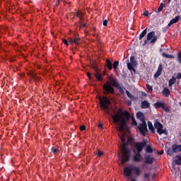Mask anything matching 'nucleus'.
I'll list each match as a JSON object with an SVG mask.
<instances>
[{
	"label": "nucleus",
	"instance_id": "obj_24",
	"mask_svg": "<svg viewBox=\"0 0 181 181\" xmlns=\"http://www.w3.org/2000/svg\"><path fill=\"white\" fill-rule=\"evenodd\" d=\"M146 153H153V149L152 148L151 145H148L146 146Z\"/></svg>",
	"mask_w": 181,
	"mask_h": 181
},
{
	"label": "nucleus",
	"instance_id": "obj_42",
	"mask_svg": "<svg viewBox=\"0 0 181 181\" xmlns=\"http://www.w3.org/2000/svg\"><path fill=\"white\" fill-rule=\"evenodd\" d=\"M51 152H52V153H56V152H57V148L52 147Z\"/></svg>",
	"mask_w": 181,
	"mask_h": 181
},
{
	"label": "nucleus",
	"instance_id": "obj_3",
	"mask_svg": "<svg viewBox=\"0 0 181 181\" xmlns=\"http://www.w3.org/2000/svg\"><path fill=\"white\" fill-rule=\"evenodd\" d=\"M110 80L112 83H110V81H107L106 83H105L103 86V94L105 95H108V94H115V90L114 89V87L116 88L120 86L119 83H118V80L113 78H110Z\"/></svg>",
	"mask_w": 181,
	"mask_h": 181
},
{
	"label": "nucleus",
	"instance_id": "obj_12",
	"mask_svg": "<svg viewBox=\"0 0 181 181\" xmlns=\"http://www.w3.org/2000/svg\"><path fill=\"white\" fill-rule=\"evenodd\" d=\"M153 156L152 155H147L145 157V163L146 165H152L153 163Z\"/></svg>",
	"mask_w": 181,
	"mask_h": 181
},
{
	"label": "nucleus",
	"instance_id": "obj_9",
	"mask_svg": "<svg viewBox=\"0 0 181 181\" xmlns=\"http://www.w3.org/2000/svg\"><path fill=\"white\" fill-rule=\"evenodd\" d=\"M146 145V141L143 140L142 142L138 141L135 144V148L136 150L137 153H141L142 151H144V148H145V146Z\"/></svg>",
	"mask_w": 181,
	"mask_h": 181
},
{
	"label": "nucleus",
	"instance_id": "obj_13",
	"mask_svg": "<svg viewBox=\"0 0 181 181\" xmlns=\"http://www.w3.org/2000/svg\"><path fill=\"white\" fill-rule=\"evenodd\" d=\"M144 158L141 155V153H137L133 156V160L134 162H136V163H138V162H141Z\"/></svg>",
	"mask_w": 181,
	"mask_h": 181
},
{
	"label": "nucleus",
	"instance_id": "obj_50",
	"mask_svg": "<svg viewBox=\"0 0 181 181\" xmlns=\"http://www.w3.org/2000/svg\"><path fill=\"white\" fill-rule=\"evenodd\" d=\"M63 43L66 45V46H69V42H67L66 40H63Z\"/></svg>",
	"mask_w": 181,
	"mask_h": 181
},
{
	"label": "nucleus",
	"instance_id": "obj_29",
	"mask_svg": "<svg viewBox=\"0 0 181 181\" xmlns=\"http://www.w3.org/2000/svg\"><path fill=\"white\" fill-rule=\"evenodd\" d=\"M119 66V62L115 61L114 63H113V69H114V70H117V69H118Z\"/></svg>",
	"mask_w": 181,
	"mask_h": 181
},
{
	"label": "nucleus",
	"instance_id": "obj_44",
	"mask_svg": "<svg viewBox=\"0 0 181 181\" xmlns=\"http://www.w3.org/2000/svg\"><path fill=\"white\" fill-rule=\"evenodd\" d=\"M103 155H104V153H103V151H98V156H103Z\"/></svg>",
	"mask_w": 181,
	"mask_h": 181
},
{
	"label": "nucleus",
	"instance_id": "obj_56",
	"mask_svg": "<svg viewBox=\"0 0 181 181\" xmlns=\"http://www.w3.org/2000/svg\"><path fill=\"white\" fill-rule=\"evenodd\" d=\"M78 23H80V25H83V21H79Z\"/></svg>",
	"mask_w": 181,
	"mask_h": 181
},
{
	"label": "nucleus",
	"instance_id": "obj_21",
	"mask_svg": "<svg viewBox=\"0 0 181 181\" xmlns=\"http://www.w3.org/2000/svg\"><path fill=\"white\" fill-rule=\"evenodd\" d=\"M163 95H165V97H169L170 95V90L168 88H164L163 92Z\"/></svg>",
	"mask_w": 181,
	"mask_h": 181
},
{
	"label": "nucleus",
	"instance_id": "obj_54",
	"mask_svg": "<svg viewBox=\"0 0 181 181\" xmlns=\"http://www.w3.org/2000/svg\"><path fill=\"white\" fill-rule=\"evenodd\" d=\"M159 155H163V151H160V153H158Z\"/></svg>",
	"mask_w": 181,
	"mask_h": 181
},
{
	"label": "nucleus",
	"instance_id": "obj_59",
	"mask_svg": "<svg viewBox=\"0 0 181 181\" xmlns=\"http://www.w3.org/2000/svg\"><path fill=\"white\" fill-rule=\"evenodd\" d=\"M177 84H179V81L177 83Z\"/></svg>",
	"mask_w": 181,
	"mask_h": 181
},
{
	"label": "nucleus",
	"instance_id": "obj_19",
	"mask_svg": "<svg viewBox=\"0 0 181 181\" xmlns=\"http://www.w3.org/2000/svg\"><path fill=\"white\" fill-rule=\"evenodd\" d=\"M176 83V77L172 76V78L168 81V87H172L173 84Z\"/></svg>",
	"mask_w": 181,
	"mask_h": 181
},
{
	"label": "nucleus",
	"instance_id": "obj_20",
	"mask_svg": "<svg viewBox=\"0 0 181 181\" xmlns=\"http://www.w3.org/2000/svg\"><path fill=\"white\" fill-rule=\"evenodd\" d=\"M30 77L33 78V80H35V81H39V80H40V77L36 76V74L33 72L30 73Z\"/></svg>",
	"mask_w": 181,
	"mask_h": 181
},
{
	"label": "nucleus",
	"instance_id": "obj_32",
	"mask_svg": "<svg viewBox=\"0 0 181 181\" xmlns=\"http://www.w3.org/2000/svg\"><path fill=\"white\" fill-rule=\"evenodd\" d=\"M144 177L145 180H149V179H151V175L148 173H144Z\"/></svg>",
	"mask_w": 181,
	"mask_h": 181
},
{
	"label": "nucleus",
	"instance_id": "obj_57",
	"mask_svg": "<svg viewBox=\"0 0 181 181\" xmlns=\"http://www.w3.org/2000/svg\"><path fill=\"white\" fill-rule=\"evenodd\" d=\"M170 1H172V0H168V4H170Z\"/></svg>",
	"mask_w": 181,
	"mask_h": 181
},
{
	"label": "nucleus",
	"instance_id": "obj_40",
	"mask_svg": "<svg viewBox=\"0 0 181 181\" xmlns=\"http://www.w3.org/2000/svg\"><path fill=\"white\" fill-rule=\"evenodd\" d=\"M87 76L88 77L89 80H94V78L91 76V74L90 72H87Z\"/></svg>",
	"mask_w": 181,
	"mask_h": 181
},
{
	"label": "nucleus",
	"instance_id": "obj_4",
	"mask_svg": "<svg viewBox=\"0 0 181 181\" xmlns=\"http://www.w3.org/2000/svg\"><path fill=\"white\" fill-rule=\"evenodd\" d=\"M123 173L126 177H131V181H136V178H132V174L134 173L136 176H139L141 173H142V171H141V168H139V167H136L131 164L124 168Z\"/></svg>",
	"mask_w": 181,
	"mask_h": 181
},
{
	"label": "nucleus",
	"instance_id": "obj_31",
	"mask_svg": "<svg viewBox=\"0 0 181 181\" xmlns=\"http://www.w3.org/2000/svg\"><path fill=\"white\" fill-rule=\"evenodd\" d=\"M76 16L77 18H79L80 21H82L83 19V13L78 11L76 12Z\"/></svg>",
	"mask_w": 181,
	"mask_h": 181
},
{
	"label": "nucleus",
	"instance_id": "obj_7",
	"mask_svg": "<svg viewBox=\"0 0 181 181\" xmlns=\"http://www.w3.org/2000/svg\"><path fill=\"white\" fill-rule=\"evenodd\" d=\"M154 128L157 129V132L158 134L162 135L164 134V135L168 136L169 134L168 132V130H166V128L163 129V124L160 123L159 121H156L154 123Z\"/></svg>",
	"mask_w": 181,
	"mask_h": 181
},
{
	"label": "nucleus",
	"instance_id": "obj_33",
	"mask_svg": "<svg viewBox=\"0 0 181 181\" xmlns=\"http://www.w3.org/2000/svg\"><path fill=\"white\" fill-rule=\"evenodd\" d=\"M177 158H178V159L175 160V165H181V162H180V156H177Z\"/></svg>",
	"mask_w": 181,
	"mask_h": 181
},
{
	"label": "nucleus",
	"instance_id": "obj_26",
	"mask_svg": "<svg viewBox=\"0 0 181 181\" xmlns=\"http://www.w3.org/2000/svg\"><path fill=\"white\" fill-rule=\"evenodd\" d=\"M162 56L163 57H166V59H175V56L172 55V54H168L165 52L162 53Z\"/></svg>",
	"mask_w": 181,
	"mask_h": 181
},
{
	"label": "nucleus",
	"instance_id": "obj_2",
	"mask_svg": "<svg viewBox=\"0 0 181 181\" xmlns=\"http://www.w3.org/2000/svg\"><path fill=\"white\" fill-rule=\"evenodd\" d=\"M121 141L122 142L121 151L122 154V163L124 165L127 163V162H129L131 159V148L128 147L129 145V139L126 141L124 137L121 138Z\"/></svg>",
	"mask_w": 181,
	"mask_h": 181
},
{
	"label": "nucleus",
	"instance_id": "obj_46",
	"mask_svg": "<svg viewBox=\"0 0 181 181\" xmlns=\"http://www.w3.org/2000/svg\"><path fill=\"white\" fill-rule=\"evenodd\" d=\"M69 42L71 45H74V38H69Z\"/></svg>",
	"mask_w": 181,
	"mask_h": 181
},
{
	"label": "nucleus",
	"instance_id": "obj_39",
	"mask_svg": "<svg viewBox=\"0 0 181 181\" xmlns=\"http://www.w3.org/2000/svg\"><path fill=\"white\" fill-rule=\"evenodd\" d=\"M162 69H163L162 64H160L159 66H158L157 71H158L160 73H162Z\"/></svg>",
	"mask_w": 181,
	"mask_h": 181
},
{
	"label": "nucleus",
	"instance_id": "obj_17",
	"mask_svg": "<svg viewBox=\"0 0 181 181\" xmlns=\"http://www.w3.org/2000/svg\"><path fill=\"white\" fill-rule=\"evenodd\" d=\"M149 107H151V104L149 103V102H148V100H143L141 103V108H149Z\"/></svg>",
	"mask_w": 181,
	"mask_h": 181
},
{
	"label": "nucleus",
	"instance_id": "obj_25",
	"mask_svg": "<svg viewBox=\"0 0 181 181\" xmlns=\"http://www.w3.org/2000/svg\"><path fill=\"white\" fill-rule=\"evenodd\" d=\"M106 66L109 70H112V63L110 59H106Z\"/></svg>",
	"mask_w": 181,
	"mask_h": 181
},
{
	"label": "nucleus",
	"instance_id": "obj_10",
	"mask_svg": "<svg viewBox=\"0 0 181 181\" xmlns=\"http://www.w3.org/2000/svg\"><path fill=\"white\" fill-rule=\"evenodd\" d=\"M94 76L95 78H97L98 81H103V80H104L103 76H105V72L103 74L101 71H100V69H95Z\"/></svg>",
	"mask_w": 181,
	"mask_h": 181
},
{
	"label": "nucleus",
	"instance_id": "obj_53",
	"mask_svg": "<svg viewBox=\"0 0 181 181\" xmlns=\"http://www.w3.org/2000/svg\"><path fill=\"white\" fill-rule=\"evenodd\" d=\"M156 174H153V175H152V179H153L154 177H156Z\"/></svg>",
	"mask_w": 181,
	"mask_h": 181
},
{
	"label": "nucleus",
	"instance_id": "obj_15",
	"mask_svg": "<svg viewBox=\"0 0 181 181\" xmlns=\"http://www.w3.org/2000/svg\"><path fill=\"white\" fill-rule=\"evenodd\" d=\"M172 149L173 153H179V152H181V145L173 144Z\"/></svg>",
	"mask_w": 181,
	"mask_h": 181
},
{
	"label": "nucleus",
	"instance_id": "obj_41",
	"mask_svg": "<svg viewBox=\"0 0 181 181\" xmlns=\"http://www.w3.org/2000/svg\"><path fill=\"white\" fill-rule=\"evenodd\" d=\"M175 78L177 80H180L181 79V73H179V72L177 73Z\"/></svg>",
	"mask_w": 181,
	"mask_h": 181
},
{
	"label": "nucleus",
	"instance_id": "obj_58",
	"mask_svg": "<svg viewBox=\"0 0 181 181\" xmlns=\"http://www.w3.org/2000/svg\"><path fill=\"white\" fill-rule=\"evenodd\" d=\"M95 29H96L95 28H93V30H95Z\"/></svg>",
	"mask_w": 181,
	"mask_h": 181
},
{
	"label": "nucleus",
	"instance_id": "obj_1",
	"mask_svg": "<svg viewBox=\"0 0 181 181\" xmlns=\"http://www.w3.org/2000/svg\"><path fill=\"white\" fill-rule=\"evenodd\" d=\"M112 118L115 124L119 122V131L120 132L125 131V128H127V121L132 119V125H134V127L138 125L135 117L131 115V113H129L128 110L123 111L121 108L118 109L117 113L112 116Z\"/></svg>",
	"mask_w": 181,
	"mask_h": 181
},
{
	"label": "nucleus",
	"instance_id": "obj_6",
	"mask_svg": "<svg viewBox=\"0 0 181 181\" xmlns=\"http://www.w3.org/2000/svg\"><path fill=\"white\" fill-rule=\"evenodd\" d=\"M99 103L102 110H104L106 114H110V105H111V100L108 99V97H99Z\"/></svg>",
	"mask_w": 181,
	"mask_h": 181
},
{
	"label": "nucleus",
	"instance_id": "obj_49",
	"mask_svg": "<svg viewBox=\"0 0 181 181\" xmlns=\"http://www.w3.org/2000/svg\"><path fill=\"white\" fill-rule=\"evenodd\" d=\"M108 21L107 20L103 21V26H107Z\"/></svg>",
	"mask_w": 181,
	"mask_h": 181
},
{
	"label": "nucleus",
	"instance_id": "obj_8",
	"mask_svg": "<svg viewBox=\"0 0 181 181\" xmlns=\"http://www.w3.org/2000/svg\"><path fill=\"white\" fill-rule=\"evenodd\" d=\"M137 128L143 136H146V132H148V125L146 124V122H141V123H139Z\"/></svg>",
	"mask_w": 181,
	"mask_h": 181
},
{
	"label": "nucleus",
	"instance_id": "obj_30",
	"mask_svg": "<svg viewBox=\"0 0 181 181\" xmlns=\"http://www.w3.org/2000/svg\"><path fill=\"white\" fill-rule=\"evenodd\" d=\"M126 94L127 95V97L129 98H130V100H134V97L132 94H131V93H129L128 90H126Z\"/></svg>",
	"mask_w": 181,
	"mask_h": 181
},
{
	"label": "nucleus",
	"instance_id": "obj_38",
	"mask_svg": "<svg viewBox=\"0 0 181 181\" xmlns=\"http://www.w3.org/2000/svg\"><path fill=\"white\" fill-rule=\"evenodd\" d=\"M160 74H162V72H159V71H156V74H154V78H158V77H159V76H160Z\"/></svg>",
	"mask_w": 181,
	"mask_h": 181
},
{
	"label": "nucleus",
	"instance_id": "obj_35",
	"mask_svg": "<svg viewBox=\"0 0 181 181\" xmlns=\"http://www.w3.org/2000/svg\"><path fill=\"white\" fill-rule=\"evenodd\" d=\"M146 88L149 93H151V91H153V90L152 88V86H151L149 84L146 85Z\"/></svg>",
	"mask_w": 181,
	"mask_h": 181
},
{
	"label": "nucleus",
	"instance_id": "obj_45",
	"mask_svg": "<svg viewBox=\"0 0 181 181\" xmlns=\"http://www.w3.org/2000/svg\"><path fill=\"white\" fill-rule=\"evenodd\" d=\"M144 16H149V11H145L144 12Z\"/></svg>",
	"mask_w": 181,
	"mask_h": 181
},
{
	"label": "nucleus",
	"instance_id": "obj_52",
	"mask_svg": "<svg viewBox=\"0 0 181 181\" xmlns=\"http://www.w3.org/2000/svg\"><path fill=\"white\" fill-rule=\"evenodd\" d=\"M98 128H103V124H98Z\"/></svg>",
	"mask_w": 181,
	"mask_h": 181
},
{
	"label": "nucleus",
	"instance_id": "obj_34",
	"mask_svg": "<svg viewBox=\"0 0 181 181\" xmlns=\"http://www.w3.org/2000/svg\"><path fill=\"white\" fill-rule=\"evenodd\" d=\"M167 155H170V156H172V155H173V149L168 148L167 151Z\"/></svg>",
	"mask_w": 181,
	"mask_h": 181
},
{
	"label": "nucleus",
	"instance_id": "obj_55",
	"mask_svg": "<svg viewBox=\"0 0 181 181\" xmlns=\"http://www.w3.org/2000/svg\"><path fill=\"white\" fill-rule=\"evenodd\" d=\"M127 104H128V105H131V104H132V103L130 101Z\"/></svg>",
	"mask_w": 181,
	"mask_h": 181
},
{
	"label": "nucleus",
	"instance_id": "obj_37",
	"mask_svg": "<svg viewBox=\"0 0 181 181\" xmlns=\"http://www.w3.org/2000/svg\"><path fill=\"white\" fill-rule=\"evenodd\" d=\"M74 42L75 45H78L80 42V38L79 37H75L74 38Z\"/></svg>",
	"mask_w": 181,
	"mask_h": 181
},
{
	"label": "nucleus",
	"instance_id": "obj_11",
	"mask_svg": "<svg viewBox=\"0 0 181 181\" xmlns=\"http://www.w3.org/2000/svg\"><path fill=\"white\" fill-rule=\"evenodd\" d=\"M180 19V16H177L172 20H170V23L166 26V29H169L170 28L171 25H173L175 23H177L179 22V20Z\"/></svg>",
	"mask_w": 181,
	"mask_h": 181
},
{
	"label": "nucleus",
	"instance_id": "obj_23",
	"mask_svg": "<svg viewBox=\"0 0 181 181\" xmlns=\"http://www.w3.org/2000/svg\"><path fill=\"white\" fill-rule=\"evenodd\" d=\"M148 127L151 134H155V128L153 127V124H152V122H148Z\"/></svg>",
	"mask_w": 181,
	"mask_h": 181
},
{
	"label": "nucleus",
	"instance_id": "obj_43",
	"mask_svg": "<svg viewBox=\"0 0 181 181\" xmlns=\"http://www.w3.org/2000/svg\"><path fill=\"white\" fill-rule=\"evenodd\" d=\"M177 57H178V62H179V63L181 64V53H180V52H179V53L177 54Z\"/></svg>",
	"mask_w": 181,
	"mask_h": 181
},
{
	"label": "nucleus",
	"instance_id": "obj_36",
	"mask_svg": "<svg viewBox=\"0 0 181 181\" xmlns=\"http://www.w3.org/2000/svg\"><path fill=\"white\" fill-rule=\"evenodd\" d=\"M117 88L119 90V92L120 93V94L124 95V89L122 88V87H121V86H119Z\"/></svg>",
	"mask_w": 181,
	"mask_h": 181
},
{
	"label": "nucleus",
	"instance_id": "obj_47",
	"mask_svg": "<svg viewBox=\"0 0 181 181\" xmlns=\"http://www.w3.org/2000/svg\"><path fill=\"white\" fill-rule=\"evenodd\" d=\"M80 129H81V131H86V126L85 125L81 126Z\"/></svg>",
	"mask_w": 181,
	"mask_h": 181
},
{
	"label": "nucleus",
	"instance_id": "obj_27",
	"mask_svg": "<svg viewBox=\"0 0 181 181\" xmlns=\"http://www.w3.org/2000/svg\"><path fill=\"white\" fill-rule=\"evenodd\" d=\"M135 67H136V66H131L130 64H127V69H128V70H129L130 71H132H132H134V73H136V69H135Z\"/></svg>",
	"mask_w": 181,
	"mask_h": 181
},
{
	"label": "nucleus",
	"instance_id": "obj_51",
	"mask_svg": "<svg viewBox=\"0 0 181 181\" xmlns=\"http://www.w3.org/2000/svg\"><path fill=\"white\" fill-rule=\"evenodd\" d=\"M79 28H87V24L86 23H83V24H81Z\"/></svg>",
	"mask_w": 181,
	"mask_h": 181
},
{
	"label": "nucleus",
	"instance_id": "obj_16",
	"mask_svg": "<svg viewBox=\"0 0 181 181\" xmlns=\"http://www.w3.org/2000/svg\"><path fill=\"white\" fill-rule=\"evenodd\" d=\"M136 115L137 119H139L141 122H145V115L142 112H137Z\"/></svg>",
	"mask_w": 181,
	"mask_h": 181
},
{
	"label": "nucleus",
	"instance_id": "obj_18",
	"mask_svg": "<svg viewBox=\"0 0 181 181\" xmlns=\"http://www.w3.org/2000/svg\"><path fill=\"white\" fill-rule=\"evenodd\" d=\"M165 105V103L163 102H160L158 101L156 103L153 104V107H155V108L158 109V108H163V106Z\"/></svg>",
	"mask_w": 181,
	"mask_h": 181
},
{
	"label": "nucleus",
	"instance_id": "obj_22",
	"mask_svg": "<svg viewBox=\"0 0 181 181\" xmlns=\"http://www.w3.org/2000/svg\"><path fill=\"white\" fill-rule=\"evenodd\" d=\"M146 30H148L147 28L141 33V34L139 36V40H142V39L145 37V35H146Z\"/></svg>",
	"mask_w": 181,
	"mask_h": 181
},
{
	"label": "nucleus",
	"instance_id": "obj_48",
	"mask_svg": "<svg viewBox=\"0 0 181 181\" xmlns=\"http://www.w3.org/2000/svg\"><path fill=\"white\" fill-rule=\"evenodd\" d=\"M163 110H164V111H165V112H168V111H169V109L168 107H166L165 106V105H163Z\"/></svg>",
	"mask_w": 181,
	"mask_h": 181
},
{
	"label": "nucleus",
	"instance_id": "obj_28",
	"mask_svg": "<svg viewBox=\"0 0 181 181\" xmlns=\"http://www.w3.org/2000/svg\"><path fill=\"white\" fill-rule=\"evenodd\" d=\"M163 5H165L163 3H161L159 6V7L158 8L157 11H156L157 13H158L159 12H162V11H163Z\"/></svg>",
	"mask_w": 181,
	"mask_h": 181
},
{
	"label": "nucleus",
	"instance_id": "obj_14",
	"mask_svg": "<svg viewBox=\"0 0 181 181\" xmlns=\"http://www.w3.org/2000/svg\"><path fill=\"white\" fill-rule=\"evenodd\" d=\"M127 64H131L132 66H138V62L135 60V57L131 56L130 62H129V60H127Z\"/></svg>",
	"mask_w": 181,
	"mask_h": 181
},
{
	"label": "nucleus",
	"instance_id": "obj_5",
	"mask_svg": "<svg viewBox=\"0 0 181 181\" xmlns=\"http://www.w3.org/2000/svg\"><path fill=\"white\" fill-rule=\"evenodd\" d=\"M160 37V32H157V35H155V31H151L147 34L146 39L144 40L143 46H145L149 42L150 45H155L156 40Z\"/></svg>",
	"mask_w": 181,
	"mask_h": 181
}]
</instances>
